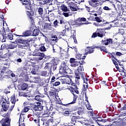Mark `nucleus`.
I'll list each match as a JSON object with an SVG mask.
<instances>
[{
	"label": "nucleus",
	"mask_w": 126,
	"mask_h": 126,
	"mask_svg": "<svg viewBox=\"0 0 126 126\" xmlns=\"http://www.w3.org/2000/svg\"><path fill=\"white\" fill-rule=\"evenodd\" d=\"M81 56H82V54H78L77 55H76V59H77V60H82V58H81Z\"/></svg>",
	"instance_id": "obj_41"
},
{
	"label": "nucleus",
	"mask_w": 126,
	"mask_h": 126,
	"mask_svg": "<svg viewBox=\"0 0 126 126\" xmlns=\"http://www.w3.org/2000/svg\"><path fill=\"white\" fill-rule=\"evenodd\" d=\"M69 4V7L70 8V6H72V7H76L77 6V5H76V4H75L74 2H70L68 3Z\"/></svg>",
	"instance_id": "obj_34"
},
{
	"label": "nucleus",
	"mask_w": 126,
	"mask_h": 126,
	"mask_svg": "<svg viewBox=\"0 0 126 126\" xmlns=\"http://www.w3.org/2000/svg\"><path fill=\"white\" fill-rule=\"evenodd\" d=\"M62 15H64V16H65V17H68V13L63 12L62 13Z\"/></svg>",
	"instance_id": "obj_57"
},
{
	"label": "nucleus",
	"mask_w": 126,
	"mask_h": 126,
	"mask_svg": "<svg viewBox=\"0 0 126 126\" xmlns=\"http://www.w3.org/2000/svg\"><path fill=\"white\" fill-rule=\"evenodd\" d=\"M15 34H14L13 35V33H9L6 36L2 35V39L1 42L2 43L6 42L5 40H6V39L7 40H12L14 42V40H15Z\"/></svg>",
	"instance_id": "obj_4"
},
{
	"label": "nucleus",
	"mask_w": 126,
	"mask_h": 126,
	"mask_svg": "<svg viewBox=\"0 0 126 126\" xmlns=\"http://www.w3.org/2000/svg\"><path fill=\"white\" fill-rule=\"evenodd\" d=\"M51 38H54V39H55V43L58 42L59 41V39H58V36L57 35H52Z\"/></svg>",
	"instance_id": "obj_46"
},
{
	"label": "nucleus",
	"mask_w": 126,
	"mask_h": 126,
	"mask_svg": "<svg viewBox=\"0 0 126 126\" xmlns=\"http://www.w3.org/2000/svg\"><path fill=\"white\" fill-rule=\"evenodd\" d=\"M9 50H8V52L7 53H6V56L7 57H11V56H12V55H13V54L11 53H9Z\"/></svg>",
	"instance_id": "obj_47"
},
{
	"label": "nucleus",
	"mask_w": 126,
	"mask_h": 126,
	"mask_svg": "<svg viewBox=\"0 0 126 126\" xmlns=\"http://www.w3.org/2000/svg\"><path fill=\"white\" fill-rule=\"evenodd\" d=\"M32 41V40L31 39H23L22 38V37L19 36L18 37L16 38L15 37L14 41L12 42L13 44H17V43H19V44H22L24 45V47H29L30 46V42Z\"/></svg>",
	"instance_id": "obj_1"
},
{
	"label": "nucleus",
	"mask_w": 126,
	"mask_h": 126,
	"mask_svg": "<svg viewBox=\"0 0 126 126\" xmlns=\"http://www.w3.org/2000/svg\"><path fill=\"white\" fill-rule=\"evenodd\" d=\"M42 58V60H45V61H48V60L50 59H52V57L51 56H46L44 54V56Z\"/></svg>",
	"instance_id": "obj_30"
},
{
	"label": "nucleus",
	"mask_w": 126,
	"mask_h": 126,
	"mask_svg": "<svg viewBox=\"0 0 126 126\" xmlns=\"http://www.w3.org/2000/svg\"><path fill=\"white\" fill-rule=\"evenodd\" d=\"M32 82H33L34 83H39L40 77H34L32 78Z\"/></svg>",
	"instance_id": "obj_18"
},
{
	"label": "nucleus",
	"mask_w": 126,
	"mask_h": 126,
	"mask_svg": "<svg viewBox=\"0 0 126 126\" xmlns=\"http://www.w3.org/2000/svg\"><path fill=\"white\" fill-rule=\"evenodd\" d=\"M88 53L89 54H92L94 53V49H95V46H91V47H87Z\"/></svg>",
	"instance_id": "obj_15"
},
{
	"label": "nucleus",
	"mask_w": 126,
	"mask_h": 126,
	"mask_svg": "<svg viewBox=\"0 0 126 126\" xmlns=\"http://www.w3.org/2000/svg\"><path fill=\"white\" fill-rule=\"evenodd\" d=\"M75 22H76V21L74 20L71 21V22H70L71 25H75V23H76Z\"/></svg>",
	"instance_id": "obj_64"
},
{
	"label": "nucleus",
	"mask_w": 126,
	"mask_h": 126,
	"mask_svg": "<svg viewBox=\"0 0 126 126\" xmlns=\"http://www.w3.org/2000/svg\"><path fill=\"white\" fill-rule=\"evenodd\" d=\"M25 113H27L29 111V108L28 107H26L24 108Z\"/></svg>",
	"instance_id": "obj_58"
},
{
	"label": "nucleus",
	"mask_w": 126,
	"mask_h": 126,
	"mask_svg": "<svg viewBox=\"0 0 126 126\" xmlns=\"http://www.w3.org/2000/svg\"><path fill=\"white\" fill-rule=\"evenodd\" d=\"M10 101L12 104H15V102H16V100H15V96H11Z\"/></svg>",
	"instance_id": "obj_35"
},
{
	"label": "nucleus",
	"mask_w": 126,
	"mask_h": 126,
	"mask_svg": "<svg viewBox=\"0 0 126 126\" xmlns=\"http://www.w3.org/2000/svg\"><path fill=\"white\" fill-rule=\"evenodd\" d=\"M76 36V32L75 31H74L73 33L72 38L73 39L76 38V37H75Z\"/></svg>",
	"instance_id": "obj_54"
},
{
	"label": "nucleus",
	"mask_w": 126,
	"mask_h": 126,
	"mask_svg": "<svg viewBox=\"0 0 126 126\" xmlns=\"http://www.w3.org/2000/svg\"><path fill=\"white\" fill-rule=\"evenodd\" d=\"M102 42H103V45L105 46H108L109 44L111 46L112 49H115L118 47V43L114 40L112 38H107L106 40H102Z\"/></svg>",
	"instance_id": "obj_3"
},
{
	"label": "nucleus",
	"mask_w": 126,
	"mask_h": 126,
	"mask_svg": "<svg viewBox=\"0 0 126 126\" xmlns=\"http://www.w3.org/2000/svg\"><path fill=\"white\" fill-rule=\"evenodd\" d=\"M16 63H22V60L21 58H18L16 60Z\"/></svg>",
	"instance_id": "obj_63"
},
{
	"label": "nucleus",
	"mask_w": 126,
	"mask_h": 126,
	"mask_svg": "<svg viewBox=\"0 0 126 126\" xmlns=\"http://www.w3.org/2000/svg\"><path fill=\"white\" fill-rule=\"evenodd\" d=\"M117 21H119L118 19H115L113 21L110 22H112V23H114L115 25H118L119 24V22H117Z\"/></svg>",
	"instance_id": "obj_39"
},
{
	"label": "nucleus",
	"mask_w": 126,
	"mask_h": 126,
	"mask_svg": "<svg viewBox=\"0 0 126 126\" xmlns=\"http://www.w3.org/2000/svg\"><path fill=\"white\" fill-rule=\"evenodd\" d=\"M41 96L40 95H37L35 96V100H36V101H38V102H42L43 100L41 98Z\"/></svg>",
	"instance_id": "obj_27"
},
{
	"label": "nucleus",
	"mask_w": 126,
	"mask_h": 126,
	"mask_svg": "<svg viewBox=\"0 0 126 126\" xmlns=\"http://www.w3.org/2000/svg\"><path fill=\"white\" fill-rule=\"evenodd\" d=\"M103 9L104 10H111V9L109 8V7L107 6H105L104 7H103Z\"/></svg>",
	"instance_id": "obj_52"
},
{
	"label": "nucleus",
	"mask_w": 126,
	"mask_h": 126,
	"mask_svg": "<svg viewBox=\"0 0 126 126\" xmlns=\"http://www.w3.org/2000/svg\"><path fill=\"white\" fill-rule=\"evenodd\" d=\"M25 8L28 10H31V11H27V15H29V16H33V15H34V11H33V9H32V4H31V3H29L26 5Z\"/></svg>",
	"instance_id": "obj_6"
},
{
	"label": "nucleus",
	"mask_w": 126,
	"mask_h": 126,
	"mask_svg": "<svg viewBox=\"0 0 126 126\" xmlns=\"http://www.w3.org/2000/svg\"><path fill=\"white\" fill-rule=\"evenodd\" d=\"M32 56H36V57H40L38 58L37 60L38 61H42V60H43L42 57H44V53H42L39 51H37V52H33L32 53Z\"/></svg>",
	"instance_id": "obj_10"
},
{
	"label": "nucleus",
	"mask_w": 126,
	"mask_h": 126,
	"mask_svg": "<svg viewBox=\"0 0 126 126\" xmlns=\"http://www.w3.org/2000/svg\"><path fill=\"white\" fill-rule=\"evenodd\" d=\"M56 108H55L56 111H59L60 110V108H61V106H59V104H57L56 105Z\"/></svg>",
	"instance_id": "obj_62"
},
{
	"label": "nucleus",
	"mask_w": 126,
	"mask_h": 126,
	"mask_svg": "<svg viewBox=\"0 0 126 126\" xmlns=\"http://www.w3.org/2000/svg\"><path fill=\"white\" fill-rule=\"evenodd\" d=\"M79 63H80V61H76L71 63V66H72V67H76V66H78Z\"/></svg>",
	"instance_id": "obj_24"
},
{
	"label": "nucleus",
	"mask_w": 126,
	"mask_h": 126,
	"mask_svg": "<svg viewBox=\"0 0 126 126\" xmlns=\"http://www.w3.org/2000/svg\"><path fill=\"white\" fill-rule=\"evenodd\" d=\"M39 35V30L36 29H34L32 32V36H36Z\"/></svg>",
	"instance_id": "obj_23"
},
{
	"label": "nucleus",
	"mask_w": 126,
	"mask_h": 126,
	"mask_svg": "<svg viewBox=\"0 0 126 126\" xmlns=\"http://www.w3.org/2000/svg\"><path fill=\"white\" fill-rule=\"evenodd\" d=\"M78 114L80 116L82 115L83 114V111L82 110H78L77 111Z\"/></svg>",
	"instance_id": "obj_59"
},
{
	"label": "nucleus",
	"mask_w": 126,
	"mask_h": 126,
	"mask_svg": "<svg viewBox=\"0 0 126 126\" xmlns=\"http://www.w3.org/2000/svg\"><path fill=\"white\" fill-rule=\"evenodd\" d=\"M3 46V49H6V50H8V51L9 50V49H10L11 50H13V49H15V48H17V45H14L12 43H10V44H5L4 45H2L1 47H2Z\"/></svg>",
	"instance_id": "obj_8"
},
{
	"label": "nucleus",
	"mask_w": 126,
	"mask_h": 126,
	"mask_svg": "<svg viewBox=\"0 0 126 126\" xmlns=\"http://www.w3.org/2000/svg\"><path fill=\"white\" fill-rule=\"evenodd\" d=\"M49 109H48V106H45V110L44 111V113L42 114V116H45L47 115L46 117H48L49 115L48 114L49 113Z\"/></svg>",
	"instance_id": "obj_26"
},
{
	"label": "nucleus",
	"mask_w": 126,
	"mask_h": 126,
	"mask_svg": "<svg viewBox=\"0 0 126 126\" xmlns=\"http://www.w3.org/2000/svg\"><path fill=\"white\" fill-rule=\"evenodd\" d=\"M51 64L52 70H53V71H55V70L57 69V63H56V62H55V60L51 62Z\"/></svg>",
	"instance_id": "obj_19"
},
{
	"label": "nucleus",
	"mask_w": 126,
	"mask_h": 126,
	"mask_svg": "<svg viewBox=\"0 0 126 126\" xmlns=\"http://www.w3.org/2000/svg\"><path fill=\"white\" fill-rule=\"evenodd\" d=\"M17 56H19L22 58H23L25 56V52L23 50H19V51L17 52Z\"/></svg>",
	"instance_id": "obj_17"
},
{
	"label": "nucleus",
	"mask_w": 126,
	"mask_h": 126,
	"mask_svg": "<svg viewBox=\"0 0 126 126\" xmlns=\"http://www.w3.org/2000/svg\"><path fill=\"white\" fill-rule=\"evenodd\" d=\"M63 115L65 117H68L69 116V111H65L63 113Z\"/></svg>",
	"instance_id": "obj_38"
},
{
	"label": "nucleus",
	"mask_w": 126,
	"mask_h": 126,
	"mask_svg": "<svg viewBox=\"0 0 126 126\" xmlns=\"http://www.w3.org/2000/svg\"><path fill=\"white\" fill-rule=\"evenodd\" d=\"M32 31H33V28H31L30 30L26 31L23 32V35H17L15 34V37H28V36H31Z\"/></svg>",
	"instance_id": "obj_7"
},
{
	"label": "nucleus",
	"mask_w": 126,
	"mask_h": 126,
	"mask_svg": "<svg viewBox=\"0 0 126 126\" xmlns=\"http://www.w3.org/2000/svg\"><path fill=\"white\" fill-rule=\"evenodd\" d=\"M86 107L88 110H92V109H91V105H90V104H87Z\"/></svg>",
	"instance_id": "obj_56"
},
{
	"label": "nucleus",
	"mask_w": 126,
	"mask_h": 126,
	"mask_svg": "<svg viewBox=\"0 0 126 126\" xmlns=\"http://www.w3.org/2000/svg\"><path fill=\"white\" fill-rule=\"evenodd\" d=\"M79 21H80V22H81L82 21L85 22V21H86V18H82L79 19Z\"/></svg>",
	"instance_id": "obj_53"
},
{
	"label": "nucleus",
	"mask_w": 126,
	"mask_h": 126,
	"mask_svg": "<svg viewBox=\"0 0 126 126\" xmlns=\"http://www.w3.org/2000/svg\"><path fill=\"white\" fill-rule=\"evenodd\" d=\"M44 69H48L50 73H52V62L51 63H48L45 64Z\"/></svg>",
	"instance_id": "obj_14"
},
{
	"label": "nucleus",
	"mask_w": 126,
	"mask_h": 126,
	"mask_svg": "<svg viewBox=\"0 0 126 126\" xmlns=\"http://www.w3.org/2000/svg\"><path fill=\"white\" fill-rule=\"evenodd\" d=\"M49 95L50 96H54L55 95V93L53 92L49 91Z\"/></svg>",
	"instance_id": "obj_61"
},
{
	"label": "nucleus",
	"mask_w": 126,
	"mask_h": 126,
	"mask_svg": "<svg viewBox=\"0 0 126 126\" xmlns=\"http://www.w3.org/2000/svg\"><path fill=\"white\" fill-rule=\"evenodd\" d=\"M73 101L70 102V104H75L76 103V100H77V96L75 94H73Z\"/></svg>",
	"instance_id": "obj_25"
},
{
	"label": "nucleus",
	"mask_w": 126,
	"mask_h": 126,
	"mask_svg": "<svg viewBox=\"0 0 126 126\" xmlns=\"http://www.w3.org/2000/svg\"><path fill=\"white\" fill-rule=\"evenodd\" d=\"M58 23H59V22L58 21V20H56L54 22V27H58V26H59V25H58Z\"/></svg>",
	"instance_id": "obj_42"
},
{
	"label": "nucleus",
	"mask_w": 126,
	"mask_h": 126,
	"mask_svg": "<svg viewBox=\"0 0 126 126\" xmlns=\"http://www.w3.org/2000/svg\"><path fill=\"white\" fill-rule=\"evenodd\" d=\"M2 110L4 112H6L7 110H8V108H9V103L4 102V101L1 104Z\"/></svg>",
	"instance_id": "obj_12"
},
{
	"label": "nucleus",
	"mask_w": 126,
	"mask_h": 126,
	"mask_svg": "<svg viewBox=\"0 0 126 126\" xmlns=\"http://www.w3.org/2000/svg\"><path fill=\"white\" fill-rule=\"evenodd\" d=\"M115 66L117 69H118L119 71H121V72H124L126 75V72H125V68H124V67H121L122 69H120V67H119V65L118 64L115 65Z\"/></svg>",
	"instance_id": "obj_21"
},
{
	"label": "nucleus",
	"mask_w": 126,
	"mask_h": 126,
	"mask_svg": "<svg viewBox=\"0 0 126 126\" xmlns=\"http://www.w3.org/2000/svg\"><path fill=\"white\" fill-rule=\"evenodd\" d=\"M110 22H106L105 23L103 24H99L97 23H94L93 25H94L95 26H103L104 24H109Z\"/></svg>",
	"instance_id": "obj_29"
},
{
	"label": "nucleus",
	"mask_w": 126,
	"mask_h": 126,
	"mask_svg": "<svg viewBox=\"0 0 126 126\" xmlns=\"http://www.w3.org/2000/svg\"><path fill=\"white\" fill-rule=\"evenodd\" d=\"M107 28L105 29H97V37H100V38H103L104 36H105V33H106V31L105 30H107Z\"/></svg>",
	"instance_id": "obj_9"
},
{
	"label": "nucleus",
	"mask_w": 126,
	"mask_h": 126,
	"mask_svg": "<svg viewBox=\"0 0 126 126\" xmlns=\"http://www.w3.org/2000/svg\"><path fill=\"white\" fill-rule=\"evenodd\" d=\"M2 121L3 122L2 123V126H10V119H9V118L6 117Z\"/></svg>",
	"instance_id": "obj_11"
},
{
	"label": "nucleus",
	"mask_w": 126,
	"mask_h": 126,
	"mask_svg": "<svg viewBox=\"0 0 126 126\" xmlns=\"http://www.w3.org/2000/svg\"><path fill=\"white\" fill-rule=\"evenodd\" d=\"M98 36V32H94L93 33V35H92V38H96Z\"/></svg>",
	"instance_id": "obj_50"
},
{
	"label": "nucleus",
	"mask_w": 126,
	"mask_h": 126,
	"mask_svg": "<svg viewBox=\"0 0 126 126\" xmlns=\"http://www.w3.org/2000/svg\"><path fill=\"white\" fill-rule=\"evenodd\" d=\"M40 51L41 52H46V47H45L44 46H41L40 48H39Z\"/></svg>",
	"instance_id": "obj_43"
},
{
	"label": "nucleus",
	"mask_w": 126,
	"mask_h": 126,
	"mask_svg": "<svg viewBox=\"0 0 126 126\" xmlns=\"http://www.w3.org/2000/svg\"><path fill=\"white\" fill-rule=\"evenodd\" d=\"M21 1H23L22 4L23 5H27L28 3H30L29 1L28 0H20Z\"/></svg>",
	"instance_id": "obj_32"
},
{
	"label": "nucleus",
	"mask_w": 126,
	"mask_h": 126,
	"mask_svg": "<svg viewBox=\"0 0 126 126\" xmlns=\"http://www.w3.org/2000/svg\"><path fill=\"white\" fill-rule=\"evenodd\" d=\"M76 123L77 122H76V118H75V116H72L71 118L70 124H71V125H73V126H75V124H76Z\"/></svg>",
	"instance_id": "obj_20"
},
{
	"label": "nucleus",
	"mask_w": 126,
	"mask_h": 126,
	"mask_svg": "<svg viewBox=\"0 0 126 126\" xmlns=\"http://www.w3.org/2000/svg\"><path fill=\"white\" fill-rule=\"evenodd\" d=\"M83 70H84L83 69V66L80 65L77 69H76L74 71L75 75H76L75 78L77 79H80V77H82V79H83L84 81L85 82V78L83 77V75L84 73L82 72Z\"/></svg>",
	"instance_id": "obj_2"
},
{
	"label": "nucleus",
	"mask_w": 126,
	"mask_h": 126,
	"mask_svg": "<svg viewBox=\"0 0 126 126\" xmlns=\"http://www.w3.org/2000/svg\"><path fill=\"white\" fill-rule=\"evenodd\" d=\"M75 61H76V59H75L74 58H70V63H75V62H76Z\"/></svg>",
	"instance_id": "obj_49"
},
{
	"label": "nucleus",
	"mask_w": 126,
	"mask_h": 126,
	"mask_svg": "<svg viewBox=\"0 0 126 126\" xmlns=\"http://www.w3.org/2000/svg\"><path fill=\"white\" fill-rule=\"evenodd\" d=\"M119 33L121 34V35H124V34L125 33V30H120Z\"/></svg>",
	"instance_id": "obj_55"
},
{
	"label": "nucleus",
	"mask_w": 126,
	"mask_h": 126,
	"mask_svg": "<svg viewBox=\"0 0 126 126\" xmlns=\"http://www.w3.org/2000/svg\"><path fill=\"white\" fill-rule=\"evenodd\" d=\"M32 107L34 111H39V106L38 105V102L36 104H32Z\"/></svg>",
	"instance_id": "obj_22"
},
{
	"label": "nucleus",
	"mask_w": 126,
	"mask_h": 126,
	"mask_svg": "<svg viewBox=\"0 0 126 126\" xmlns=\"http://www.w3.org/2000/svg\"><path fill=\"white\" fill-rule=\"evenodd\" d=\"M116 56H118L119 57H121V56H122L123 54L120 52H117L116 53Z\"/></svg>",
	"instance_id": "obj_60"
},
{
	"label": "nucleus",
	"mask_w": 126,
	"mask_h": 126,
	"mask_svg": "<svg viewBox=\"0 0 126 126\" xmlns=\"http://www.w3.org/2000/svg\"><path fill=\"white\" fill-rule=\"evenodd\" d=\"M70 9L71 10H72V11H77V9L76 8V7L70 6Z\"/></svg>",
	"instance_id": "obj_48"
},
{
	"label": "nucleus",
	"mask_w": 126,
	"mask_h": 126,
	"mask_svg": "<svg viewBox=\"0 0 126 126\" xmlns=\"http://www.w3.org/2000/svg\"><path fill=\"white\" fill-rule=\"evenodd\" d=\"M31 73L33 75L37 74V69L35 68H33L31 71Z\"/></svg>",
	"instance_id": "obj_37"
},
{
	"label": "nucleus",
	"mask_w": 126,
	"mask_h": 126,
	"mask_svg": "<svg viewBox=\"0 0 126 126\" xmlns=\"http://www.w3.org/2000/svg\"><path fill=\"white\" fill-rule=\"evenodd\" d=\"M29 18L31 20L32 25H34V23H35L34 22V18L32 16L30 17Z\"/></svg>",
	"instance_id": "obj_45"
},
{
	"label": "nucleus",
	"mask_w": 126,
	"mask_h": 126,
	"mask_svg": "<svg viewBox=\"0 0 126 126\" xmlns=\"http://www.w3.org/2000/svg\"><path fill=\"white\" fill-rule=\"evenodd\" d=\"M61 9L64 12H67V11H69V9L67 8V7L64 4H62L61 6Z\"/></svg>",
	"instance_id": "obj_16"
},
{
	"label": "nucleus",
	"mask_w": 126,
	"mask_h": 126,
	"mask_svg": "<svg viewBox=\"0 0 126 126\" xmlns=\"http://www.w3.org/2000/svg\"><path fill=\"white\" fill-rule=\"evenodd\" d=\"M37 106H38V111L40 112V111H42L43 108L44 106L42 105V103L39 102H37Z\"/></svg>",
	"instance_id": "obj_28"
},
{
	"label": "nucleus",
	"mask_w": 126,
	"mask_h": 126,
	"mask_svg": "<svg viewBox=\"0 0 126 126\" xmlns=\"http://www.w3.org/2000/svg\"><path fill=\"white\" fill-rule=\"evenodd\" d=\"M38 14H39L40 15H42V14H43V8L39 7L38 8Z\"/></svg>",
	"instance_id": "obj_33"
},
{
	"label": "nucleus",
	"mask_w": 126,
	"mask_h": 126,
	"mask_svg": "<svg viewBox=\"0 0 126 126\" xmlns=\"http://www.w3.org/2000/svg\"><path fill=\"white\" fill-rule=\"evenodd\" d=\"M68 69V66L66 65L65 64V62H63L62 63L60 67V70L59 72L61 73V74L63 73H67V72H66V70Z\"/></svg>",
	"instance_id": "obj_5"
},
{
	"label": "nucleus",
	"mask_w": 126,
	"mask_h": 126,
	"mask_svg": "<svg viewBox=\"0 0 126 126\" xmlns=\"http://www.w3.org/2000/svg\"><path fill=\"white\" fill-rule=\"evenodd\" d=\"M90 5H92V6H94V7H97L99 4H100L99 3L96 2L95 3H90Z\"/></svg>",
	"instance_id": "obj_36"
},
{
	"label": "nucleus",
	"mask_w": 126,
	"mask_h": 126,
	"mask_svg": "<svg viewBox=\"0 0 126 126\" xmlns=\"http://www.w3.org/2000/svg\"><path fill=\"white\" fill-rule=\"evenodd\" d=\"M28 88V85L26 83H23L21 86H19L18 88V90L24 91Z\"/></svg>",
	"instance_id": "obj_13"
},
{
	"label": "nucleus",
	"mask_w": 126,
	"mask_h": 126,
	"mask_svg": "<svg viewBox=\"0 0 126 126\" xmlns=\"http://www.w3.org/2000/svg\"><path fill=\"white\" fill-rule=\"evenodd\" d=\"M47 74H48V72H47V71H43L41 72L42 76H47Z\"/></svg>",
	"instance_id": "obj_44"
},
{
	"label": "nucleus",
	"mask_w": 126,
	"mask_h": 126,
	"mask_svg": "<svg viewBox=\"0 0 126 126\" xmlns=\"http://www.w3.org/2000/svg\"><path fill=\"white\" fill-rule=\"evenodd\" d=\"M94 19L96 22H98V23H100V22H102V20L99 17H95L94 18Z\"/></svg>",
	"instance_id": "obj_40"
},
{
	"label": "nucleus",
	"mask_w": 126,
	"mask_h": 126,
	"mask_svg": "<svg viewBox=\"0 0 126 126\" xmlns=\"http://www.w3.org/2000/svg\"><path fill=\"white\" fill-rule=\"evenodd\" d=\"M71 90H73L74 91V92H75V93H76V94H79V91H78V90H77V89H78V88L77 87V86H76V88H71Z\"/></svg>",
	"instance_id": "obj_31"
},
{
	"label": "nucleus",
	"mask_w": 126,
	"mask_h": 126,
	"mask_svg": "<svg viewBox=\"0 0 126 126\" xmlns=\"http://www.w3.org/2000/svg\"><path fill=\"white\" fill-rule=\"evenodd\" d=\"M61 84L60 82H55L54 84H53V86H59Z\"/></svg>",
	"instance_id": "obj_51"
}]
</instances>
